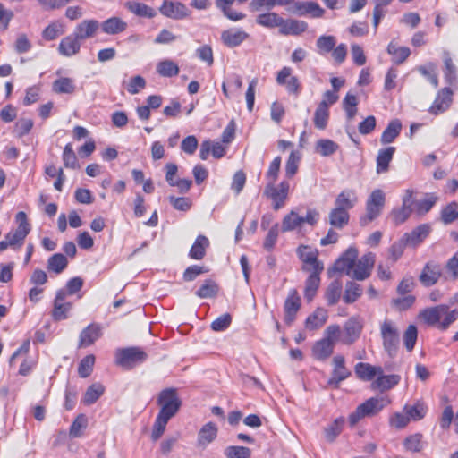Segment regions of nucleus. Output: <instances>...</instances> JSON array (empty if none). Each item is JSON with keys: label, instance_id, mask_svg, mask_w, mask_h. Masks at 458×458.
Masks as SVG:
<instances>
[{"label": "nucleus", "instance_id": "nucleus-1", "mask_svg": "<svg viewBox=\"0 0 458 458\" xmlns=\"http://www.w3.org/2000/svg\"><path fill=\"white\" fill-rule=\"evenodd\" d=\"M358 250L355 247H349L343 255L335 260L334 268L346 276L356 279L365 280L369 277L375 264V254L368 252L360 259Z\"/></svg>", "mask_w": 458, "mask_h": 458}, {"label": "nucleus", "instance_id": "nucleus-2", "mask_svg": "<svg viewBox=\"0 0 458 458\" xmlns=\"http://www.w3.org/2000/svg\"><path fill=\"white\" fill-rule=\"evenodd\" d=\"M420 318L430 326H437L438 328L445 330L458 318V310L449 311L447 305H437L422 310Z\"/></svg>", "mask_w": 458, "mask_h": 458}, {"label": "nucleus", "instance_id": "nucleus-3", "mask_svg": "<svg viewBox=\"0 0 458 458\" xmlns=\"http://www.w3.org/2000/svg\"><path fill=\"white\" fill-rule=\"evenodd\" d=\"M390 403L387 396L371 397L364 403L358 405L354 411L349 415V423L351 426L356 425L360 420L366 417H373L381 411Z\"/></svg>", "mask_w": 458, "mask_h": 458}, {"label": "nucleus", "instance_id": "nucleus-4", "mask_svg": "<svg viewBox=\"0 0 458 458\" xmlns=\"http://www.w3.org/2000/svg\"><path fill=\"white\" fill-rule=\"evenodd\" d=\"M297 254L303 262L302 269L310 272L306 283L305 298L311 301L315 297V251L311 246L301 245Z\"/></svg>", "mask_w": 458, "mask_h": 458}, {"label": "nucleus", "instance_id": "nucleus-5", "mask_svg": "<svg viewBox=\"0 0 458 458\" xmlns=\"http://www.w3.org/2000/svg\"><path fill=\"white\" fill-rule=\"evenodd\" d=\"M386 196L382 190H374L366 201V213L360 217V225L367 226L377 218L384 208Z\"/></svg>", "mask_w": 458, "mask_h": 458}, {"label": "nucleus", "instance_id": "nucleus-6", "mask_svg": "<svg viewBox=\"0 0 458 458\" xmlns=\"http://www.w3.org/2000/svg\"><path fill=\"white\" fill-rule=\"evenodd\" d=\"M380 335L384 350L390 357H394L399 349V331L394 322L386 319L380 325Z\"/></svg>", "mask_w": 458, "mask_h": 458}, {"label": "nucleus", "instance_id": "nucleus-7", "mask_svg": "<svg viewBox=\"0 0 458 458\" xmlns=\"http://www.w3.org/2000/svg\"><path fill=\"white\" fill-rule=\"evenodd\" d=\"M157 403L160 406L158 414L173 418L179 411L182 402L174 388H166L160 392L157 398Z\"/></svg>", "mask_w": 458, "mask_h": 458}, {"label": "nucleus", "instance_id": "nucleus-8", "mask_svg": "<svg viewBox=\"0 0 458 458\" xmlns=\"http://www.w3.org/2000/svg\"><path fill=\"white\" fill-rule=\"evenodd\" d=\"M340 327L338 325L328 326L324 333V337L317 342V358L327 359L334 351V346L340 336Z\"/></svg>", "mask_w": 458, "mask_h": 458}, {"label": "nucleus", "instance_id": "nucleus-9", "mask_svg": "<svg viewBox=\"0 0 458 458\" xmlns=\"http://www.w3.org/2000/svg\"><path fill=\"white\" fill-rule=\"evenodd\" d=\"M146 359V352L138 347L118 349L115 352L116 364L126 369H131Z\"/></svg>", "mask_w": 458, "mask_h": 458}, {"label": "nucleus", "instance_id": "nucleus-10", "mask_svg": "<svg viewBox=\"0 0 458 458\" xmlns=\"http://www.w3.org/2000/svg\"><path fill=\"white\" fill-rule=\"evenodd\" d=\"M290 184L287 181H282L277 186L275 183H267L264 195L273 202V208L278 210L284 207L288 197Z\"/></svg>", "mask_w": 458, "mask_h": 458}, {"label": "nucleus", "instance_id": "nucleus-11", "mask_svg": "<svg viewBox=\"0 0 458 458\" xmlns=\"http://www.w3.org/2000/svg\"><path fill=\"white\" fill-rule=\"evenodd\" d=\"M304 224L313 225L314 215L312 211H308L305 216H299L295 211H291L282 221V231L290 232L293 230H301Z\"/></svg>", "mask_w": 458, "mask_h": 458}, {"label": "nucleus", "instance_id": "nucleus-12", "mask_svg": "<svg viewBox=\"0 0 458 458\" xmlns=\"http://www.w3.org/2000/svg\"><path fill=\"white\" fill-rule=\"evenodd\" d=\"M412 194L413 191L411 190H406L405 194L403 197L402 207L395 208L391 211L389 217L395 225L404 223L411 216L412 206L414 204Z\"/></svg>", "mask_w": 458, "mask_h": 458}, {"label": "nucleus", "instance_id": "nucleus-13", "mask_svg": "<svg viewBox=\"0 0 458 458\" xmlns=\"http://www.w3.org/2000/svg\"><path fill=\"white\" fill-rule=\"evenodd\" d=\"M162 15L172 20H182L188 18L191 11L181 2L165 0L159 7Z\"/></svg>", "mask_w": 458, "mask_h": 458}, {"label": "nucleus", "instance_id": "nucleus-14", "mask_svg": "<svg viewBox=\"0 0 458 458\" xmlns=\"http://www.w3.org/2000/svg\"><path fill=\"white\" fill-rule=\"evenodd\" d=\"M442 276V268L439 263L430 260L425 264L419 276L420 284L426 287L436 284Z\"/></svg>", "mask_w": 458, "mask_h": 458}, {"label": "nucleus", "instance_id": "nucleus-15", "mask_svg": "<svg viewBox=\"0 0 458 458\" xmlns=\"http://www.w3.org/2000/svg\"><path fill=\"white\" fill-rule=\"evenodd\" d=\"M351 371L345 366V359L343 355H336L333 358V370L332 376L328 380L329 385L335 386L338 384L349 377Z\"/></svg>", "mask_w": 458, "mask_h": 458}, {"label": "nucleus", "instance_id": "nucleus-16", "mask_svg": "<svg viewBox=\"0 0 458 458\" xmlns=\"http://www.w3.org/2000/svg\"><path fill=\"white\" fill-rule=\"evenodd\" d=\"M67 293L64 289H60L56 292L52 311V317L55 320H64L68 318V313L72 309V303L64 302Z\"/></svg>", "mask_w": 458, "mask_h": 458}, {"label": "nucleus", "instance_id": "nucleus-17", "mask_svg": "<svg viewBox=\"0 0 458 458\" xmlns=\"http://www.w3.org/2000/svg\"><path fill=\"white\" fill-rule=\"evenodd\" d=\"M249 34L242 29L232 28L221 33V41L228 47L240 46L249 38Z\"/></svg>", "mask_w": 458, "mask_h": 458}, {"label": "nucleus", "instance_id": "nucleus-18", "mask_svg": "<svg viewBox=\"0 0 458 458\" xmlns=\"http://www.w3.org/2000/svg\"><path fill=\"white\" fill-rule=\"evenodd\" d=\"M99 29V22L97 20H84L77 24L73 35L80 40L93 38Z\"/></svg>", "mask_w": 458, "mask_h": 458}, {"label": "nucleus", "instance_id": "nucleus-19", "mask_svg": "<svg viewBox=\"0 0 458 458\" xmlns=\"http://www.w3.org/2000/svg\"><path fill=\"white\" fill-rule=\"evenodd\" d=\"M452 95L453 91L448 87L438 91L433 105L429 108V112L434 114H439L447 110L452 103Z\"/></svg>", "mask_w": 458, "mask_h": 458}, {"label": "nucleus", "instance_id": "nucleus-20", "mask_svg": "<svg viewBox=\"0 0 458 458\" xmlns=\"http://www.w3.org/2000/svg\"><path fill=\"white\" fill-rule=\"evenodd\" d=\"M101 335L102 328L99 325H89L80 334L79 347L85 348L93 344Z\"/></svg>", "mask_w": 458, "mask_h": 458}, {"label": "nucleus", "instance_id": "nucleus-21", "mask_svg": "<svg viewBox=\"0 0 458 458\" xmlns=\"http://www.w3.org/2000/svg\"><path fill=\"white\" fill-rule=\"evenodd\" d=\"M358 202L356 191L352 189L343 190L335 199V207L349 212Z\"/></svg>", "mask_w": 458, "mask_h": 458}, {"label": "nucleus", "instance_id": "nucleus-22", "mask_svg": "<svg viewBox=\"0 0 458 458\" xmlns=\"http://www.w3.org/2000/svg\"><path fill=\"white\" fill-rule=\"evenodd\" d=\"M429 233L430 226L423 224L413 229L411 233H404L403 238L408 246L416 247L428 236Z\"/></svg>", "mask_w": 458, "mask_h": 458}, {"label": "nucleus", "instance_id": "nucleus-23", "mask_svg": "<svg viewBox=\"0 0 458 458\" xmlns=\"http://www.w3.org/2000/svg\"><path fill=\"white\" fill-rule=\"evenodd\" d=\"M354 371L357 377L364 381H370L375 376L381 375L384 372L380 366H373L364 362L357 363L354 367Z\"/></svg>", "mask_w": 458, "mask_h": 458}, {"label": "nucleus", "instance_id": "nucleus-24", "mask_svg": "<svg viewBox=\"0 0 458 458\" xmlns=\"http://www.w3.org/2000/svg\"><path fill=\"white\" fill-rule=\"evenodd\" d=\"M301 306V299L296 291L293 290L284 302L285 322L291 324Z\"/></svg>", "mask_w": 458, "mask_h": 458}, {"label": "nucleus", "instance_id": "nucleus-25", "mask_svg": "<svg viewBox=\"0 0 458 458\" xmlns=\"http://www.w3.org/2000/svg\"><path fill=\"white\" fill-rule=\"evenodd\" d=\"M81 41L72 34L64 38L58 47L59 53L64 56H72L79 53Z\"/></svg>", "mask_w": 458, "mask_h": 458}, {"label": "nucleus", "instance_id": "nucleus-26", "mask_svg": "<svg viewBox=\"0 0 458 458\" xmlns=\"http://www.w3.org/2000/svg\"><path fill=\"white\" fill-rule=\"evenodd\" d=\"M127 22L119 17H111L102 23H99V27L102 31L108 35H116L125 31L127 29Z\"/></svg>", "mask_w": 458, "mask_h": 458}, {"label": "nucleus", "instance_id": "nucleus-27", "mask_svg": "<svg viewBox=\"0 0 458 458\" xmlns=\"http://www.w3.org/2000/svg\"><path fill=\"white\" fill-rule=\"evenodd\" d=\"M362 326L354 318H350L344 327L343 343L351 344L355 342L361 333Z\"/></svg>", "mask_w": 458, "mask_h": 458}, {"label": "nucleus", "instance_id": "nucleus-28", "mask_svg": "<svg viewBox=\"0 0 458 458\" xmlns=\"http://www.w3.org/2000/svg\"><path fill=\"white\" fill-rule=\"evenodd\" d=\"M218 428L213 422L206 423L199 431L198 434V445L206 447L212 443L217 436Z\"/></svg>", "mask_w": 458, "mask_h": 458}, {"label": "nucleus", "instance_id": "nucleus-29", "mask_svg": "<svg viewBox=\"0 0 458 458\" xmlns=\"http://www.w3.org/2000/svg\"><path fill=\"white\" fill-rule=\"evenodd\" d=\"M349 212L336 207L332 208L328 214L329 224L336 229H343L349 224Z\"/></svg>", "mask_w": 458, "mask_h": 458}, {"label": "nucleus", "instance_id": "nucleus-30", "mask_svg": "<svg viewBox=\"0 0 458 458\" xmlns=\"http://www.w3.org/2000/svg\"><path fill=\"white\" fill-rule=\"evenodd\" d=\"M395 152L394 147H388L380 149L377 157V173H386L388 171L389 164L393 159V156Z\"/></svg>", "mask_w": 458, "mask_h": 458}, {"label": "nucleus", "instance_id": "nucleus-31", "mask_svg": "<svg viewBox=\"0 0 458 458\" xmlns=\"http://www.w3.org/2000/svg\"><path fill=\"white\" fill-rule=\"evenodd\" d=\"M377 376V378L372 384V387L374 389H379L382 392L393 388L398 385L401 379L398 375L385 376L381 374Z\"/></svg>", "mask_w": 458, "mask_h": 458}, {"label": "nucleus", "instance_id": "nucleus-32", "mask_svg": "<svg viewBox=\"0 0 458 458\" xmlns=\"http://www.w3.org/2000/svg\"><path fill=\"white\" fill-rule=\"evenodd\" d=\"M52 89L57 94H73L76 90V85L72 79L60 77L53 82Z\"/></svg>", "mask_w": 458, "mask_h": 458}, {"label": "nucleus", "instance_id": "nucleus-33", "mask_svg": "<svg viewBox=\"0 0 458 458\" xmlns=\"http://www.w3.org/2000/svg\"><path fill=\"white\" fill-rule=\"evenodd\" d=\"M306 24L303 21L284 19L281 20L279 25V31L285 35H297L306 30Z\"/></svg>", "mask_w": 458, "mask_h": 458}, {"label": "nucleus", "instance_id": "nucleus-34", "mask_svg": "<svg viewBox=\"0 0 458 458\" xmlns=\"http://www.w3.org/2000/svg\"><path fill=\"white\" fill-rule=\"evenodd\" d=\"M125 7L131 13L140 17L153 18L157 14L156 11L152 7L143 3L127 2L125 3Z\"/></svg>", "mask_w": 458, "mask_h": 458}, {"label": "nucleus", "instance_id": "nucleus-35", "mask_svg": "<svg viewBox=\"0 0 458 458\" xmlns=\"http://www.w3.org/2000/svg\"><path fill=\"white\" fill-rule=\"evenodd\" d=\"M208 245V239L204 235H199L190 250L189 256L197 260L203 259Z\"/></svg>", "mask_w": 458, "mask_h": 458}, {"label": "nucleus", "instance_id": "nucleus-36", "mask_svg": "<svg viewBox=\"0 0 458 458\" xmlns=\"http://www.w3.org/2000/svg\"><path fill=\"white\" fill-rule=\"evenodd\" d=\"M402 130V123L399 120L395 119L391 121L381 135V142L383 144H388L394 141V140L400 134Z\"/></svg>", "mask_w": 458, "mask_h": 458}, {"label": "nucleus", "instance_id": "nucleus-37", "mask_svg": "<svg viewBox=\"0 0 458 458\" xmlns=\"http://www.w3.org/2000/svg\"><path fill=\"white\" fill-rule=\"evenodd\" d=\"M179 71L177 64L170 59L162 60L157 64V72L162 77H174L178 75Z\"/></svg>", "mask_w": 458, "mask_h": 458}, {"label": "nucleus", "instance_id": "nucleus-38", "mask_svg": "<svg viewBox=\"0 0 458 458\" xmlns=\"http://www.w3.org/2000/svg\"><path fill=\"white\" fill-rule=\"evenodd\" d=\"M361 286L355 282L349 281L345 284L343 300L345 303H353L361 296Z\"/></svg>", "mask_w": 458, "mask_h": 458}, {"label": "nucleus", "instance_id": "nucleus-39", "mask_svg": "<svg viewBox=\"0 0 458 458\" xmlns=\"http://www.w3.org/2000/svg\"><path fill=\"white\" fill-rule=\"evenodd\" d=\"M344 424V419L340 417L335 419L331 424H329L324 429V437L329 442L333 443L335 438L340 435L343 430V427Z\"/></svg>", "mask_w": 458, "mask_h": 458}, {"label": "nucleus", "instance_id": "nucleus-40", "mask_svg": "<svg viewBox=\"0 0 458 458\" xmlns=\"http://www.w3.org/2000/svg\"><path fill=\"white\" fill-rule=\"evenodd\" d=\"M403 411L410 418V420L417 421L425 417L427 407L423 403L417 402L413 405L406 404Z\"/></svg>", "mask_w": 458, "mask_h": 458}, {"label": "nucleus", "instance_id": "nucleus-41", "mask_svg": "<svg viewBox=\"0 0 458 458\" xmlns=\"http://www.w3.org/2000/svg\"><path fill=\"white\" fill-rule=\"evenodd\" d=\"M104 391L105 387L100 383L92 384L86 390L82 398V403L86 405L94 403L104 394Z\"/></svg>", "mask_w": 458, "mask_h": 458}, {"label": "nucleus", "instance_id": "nucleus-42", "mask_svg": "<svg viewBox=\"0 0 458 458\" xmlns=\"http://www.w3.org/2000/svg\"><path fill=\"white\" fill-rule=\"evenodd\" d=\"M341 293L342 283L339 280H334L333 282H331L325 293V298L327 300V304H335L339 301Z\"/></svg>", "mask_w": 458, "mask_h": 458}, {"label": "nucleus", "instance_id": "nucleus-43", "mask_svg": "<svg viewBox=\"0 0 458 458\" xmlns=\"http://www.w3.org/2000/svg\"><path fill=\"white\" fill-rule=\"evenodd\" d=\"M68 261L64 255L56 253L52 255L47 260V269L56 274H60L66 267Z\"/></svg>", "mask_w": 458, "mask_h": 458}, {"label": "nucleus", "instance_id": "nucleus-44", "mask_svg": "<svg viewBox=\"0 0 458 458\" xmlns=\"http://www.w3.org/2000/svg\"><path fill=\"white\" fill-rule=\"evenodd\" d=\"M418 72L424 76L429 82L437 88L438 86V79L437 74V65L429 62L425 65H420L417 67Z\"/></svg>", "mask_w": 458, "mask_h": 458}, {"label": "nucleus", "instance_id": "nucleus-45", "mask_svg": "<svg viewBox=\"0 0 458 458\" xmlns=\"http://www.w3.org/2000/svg\"><path fill=\"white\" fill-rule=\"evenodd\" d=\"M388 54L394 56V63L400 64L403 63L411 55V51L406 47H398L393 42H391L387 47Z\"/></svg>", "mask_w": 458, "mask_h": 458}, {"label": "nucleus", "instance_id": "nucleus-46", "mask_svg": "<svg viewBox=\"0 0 458 458\" xmlns=\"http://www.w3.org/2000/svg\"><path fill=\"white\" fill-rule=\"evenodd\" d=\"M358 99L352 93H347L343 100V108L346 113L349 121L352 120L357 114Z\"/></svg>", "mask_w": 458, "mask_h": 458}, {"label": "nucleus", "instance_id": "nucleus-47", "mask_svg": "<svg viewBox=\"0 0 458 458\" xmlns=\"http://www.w3.org/2000/svg\"><path fill=\"white\" fill-rule=\"evenodd\" d=\"M339 148L340 146L332 140L321 139L317 141V148L323 157H330L334 155Z\"/></svg>", "mask_w": 458, "mask_h": 458}, {"label": "nucleus", "instance_id": "nucleus-48", "mask_svg": "<svg viewBox=\"0 0 458 458\" xmlns=\"http://www.w3.org/2000/svg\"><path fill=\"white\" fill-rule=\"evenodd\" d=\"M88 426V419L85 415L80 414L76 417L70 427L69 435L72 438L80 437L82 436L83 430Z\"/></svg>", "mask_w": 458, "mask_h": 458}, {"label": "nucleus", "instance_id": "nucleus-49", "mask_svg": "<svg viewBox=\"0 0 458 458\" xmlns=\"http://www.w3.org/2000/svg\"><path fill=\"white\" fill-rule=\"evenodd\" d=\"M444 64V74L446 82L451 86L455 85L457 82L456 67L448 54L445 56Z\"/></svg>", "mask_w": 458, "mask_h": 458}, {"label": "nucleus", "instance_id": "nucleus-50", "mask_svg": "<svg viewBox=\"0 0 458 458\" xmlns=\"http://www.w3.org/2000/svg\"><path fill=\"white\" fill-rule=\"evenodd\" d=\"M29 233L30 232L17 228L14 232L8 233L5 238L11 244V248L17 250L23 245L24 240Z\"/></svg>", "mask_w": 458, "mask_h": 458}, {"label": "nucleus", "instance_id": "nucleus-51", "mask_svg": "<svg viewBox=\"0 0 458 458\" xmlns=\"http://www.w3.org/2000/svg\"><path fill=\"white\" fill-rule=\"evenodd\" d=\"M458 218V203L453 201L441 211V220L445 225L452 224Z\"/></svg>", "mask_w": 458, "mask_h": 458}, {"label": "nucleus", "instance_id": "nucleus-52", "mask_svg": "<svg viewBox=\"0 0 458 458\" xmlns=\"http://www.w3.org/2000/svg\"><path fill=\"white\" fill-rule=\"evenodd\" d=\"M417 338L418 330L416 326L410 325L403 333V344L408 352H411L414 349Z\"/></svg>", "mask_w": 458, "mask_h": 458}, {"label": "nucleus", "instance_id": "nucleus-53", "mask_svg": "<svg viewBox=\"0 0 458 458\" xmlns=\"http://www.w3.org/2000/svg\"><path fill=\"white\" fill-rule=\"evenodd\" d=\"M227 458H250L251 451L245 446L231 445L225 449Z\"/></svg>", "mask_w": 458, "mask_h": 458}, {"label": "nucleus", "instance_id": "nucleus-54", "mask_svg": "<svg viewBox=\"0 0 458 458\" xmlns=\"http://www.w3.org/2000/svg\"><path fill=\"white\" fill-rule=\"evenodd\" d=\"M281 20H282V18L279 17L276 13H268L259 14L257 17L256 21H257V23H259V25L264 26V27H269V28L278 27L279 28Z\"/></svg>", "mask_w": 458, "mask_h": 458}, {"label": "nucleus", "instance_id": "nucleus-55", "mask_svg": "<svg viewBox=\"0 0 458 458\" xmlns=\"http://www.w3.org/2000/svg\"><path fill=\"white\" fill-rule=\"evenodd\" d=\"M300 160L301 155L299 151H292L285 165L286 177L291 178L297 173Z\"/></svg>", "mask_w": 458, "mask_h": 458}, {"label": "nucleus", "instance_id": "nucleus-56", "mask_svg": "<svg viewBox=\"0 0 458 458\" xmlns=\"http://www.w3.org/2000/svg\"><path fill=\"white\" fill-rule=\"evenodd\" d=\"M64 33V25L61 22L55 21L49 24L42 33V36L47 40H53L58 36Z\"/></svg>", "mask_w": 458, "mask_h": 458}, {"label": "nucleus", "instance_id": "nucleus-57", "mask_svg": "<svg viewBox=\"0 0 458 458\" xmlns=\"http://www.w3.org/2000/svg\"><path fill=\"white\" fill-rule=\"evenodd\" d=\"M218 291L217 284L212 280H206L200 288L196 292L199 298H211L216 296Z\"/></svg>", "mask_w": 458, "mask_h": 458}, {"label": "nucleus", "instance_id": "nucleus-58", "mask_svg": "<svg viewBox=\"0 0 458 458\" xmlns=\"http://www.w3.org/2000/svg\"><path fill=\"white\" fill-rule=\"evenodd\" d=\"M95 364V356L93 354L87 355L85 358H83L78 368V373L80 377L85 378L89 377L92 370Z\"/></svg>", "mask_w": 458, "mask_h": 458}, {"label": "nucleus", "instance_id": "nucleus-59", "mask_svg": "<svg viewBox=\"0 0 458 458\" xmlns=\"http://www.w3.org/2000/svg\"><path fill=\"white\" fill-rule=\"evenodd\" d=\"M335 44L336 39L334 36H321L317 39V47L320 54L330 53Z\"/></svg>", "mask_w": 458, "mask_h": 458}, {"label": "nucleus", "instance_id": "nucleus-60", "mask_svg": "<svg viewBox=\"0 0 458 458\" xmlns=\"http://www.w3.org/2000/svg\"><path fill=\"white\" fill-rule=\"evenodd\" d=\"M63 161L67 168L76 169L78 167L77 157L72 149V144L68 143L63 152Z\"/></svg>", "mask_w": 458, "mask_h": 458}, {"label": "nucleus", "instance_id": "nucleus-61", "mask_svg": "<svg viewBox=\"0 0 458 458\" xmlns=\"http://www.w3.org/2000/svg\"><path fill=\"white\" fill-rule=\"evenodd\" d=\"M169 418L157 414L156 421L153 426V430L151 433V437L154 441H157L160 438V437L165 432L167 422L169 421Z\"/></svg>", "mask_w": 458, "mask_h": 458}, {"label": "nucleus", "instance_id": "nucleus-62", "mask_svg": "<svg viewBox=\"0 0 458 458\" xmlns=\"http://www.w3.org/2000/svg\"><path fill=\"white\" fill-rule=\"evenodd\" d=\"M169 418L157 414L156 421L153 426V430L151 433V437L154 441H157L160 438V437L165 432L167 422L169 421Z\"/></svg>", "mask_w": 458, "mask_h": 458}, {"label": "nucleus", "instance_id": "nucleus-63", "mask_svg": "<svg viewBox=\"0 0 458 458\" xmlns=\"http://www.w3.org/2000/svg\"><path fill=\"white\" fill-rule=\"evenodd\" d=\"M422 435L420 433L411 435L404 439L403 445L408 451L420 452L421 445Z\"/></svg>", "mask_w": 458, "mask_h": 458}, {"label": "nucleus", "instance_id": "nucleus-64", "mask_svg": "<svg viewBox=\"0 0 458 458\" xmlns=\"http://www.w3.org/2000/svg\"><path fill=\"white\" fill-rule=\"evenodd\" d=\"M280 166H281V157H276L273 159V161L271 162V164L268 167V170L266 173V179L267 181V183H275L276 182V181L278 177L279 171H280Z\"/></svg>", "mask_w": 458, "mask_h": 458}]
</instances>
